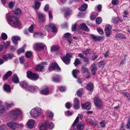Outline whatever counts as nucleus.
Returning <instances> with one entry per match:
<instances>
[{"label":"nucleus","instance_id":"60","mask_svg":"<svg viewBox=\"0 0 130 130\" xmlns=\"http://www.w3.org/2000/svg\"><path fill=\"white\" fill-rule=\"evenodd\" d=\"M41 33L35 32L34 34V36L35 37H39V36H41Z\"/></svg>","mask_w":130,"mask_h":130},{"label":"nucleus","instance_id":"39","mask_svg":"<svg viewBox=\"0 0 130 130\" xmlns=\"http://www.w3.org/2000/svg\"><path fill=\"white\" fill-rule=\"evenodd\" d=\"M119 20V19L118 17H114L112 18V22L114 24H116L118 23Z\"/></svg>","mask_w":130,"mask_h":130},{"label":"nucleus","instance_id":"17","mask_svg":"<svg viewBox=\"0 0 130 130\" xmlns=\"http://www.w3.org/2000/svg\"><path fill=\"white\" fill-rule=\"evenodd\" d=\"M82 107L84 109H86L87 110H89L91 107L90 103H87L85 104H82Z\"/></svg>","mask_w":130,"mask_h":130},{"label":"nucleus","instance_id":"20","mask_svg":"<svg viewBox=\"0 0 130 130\" xmlns=\"http://www.w3.org/2000/svg\"><path fill=\"white\" fill-rule=\"evenodd\" d=\"M116 37L117 39H126V37L125 35L123 34L122 33H120L119 34H116Z\"/></svg>","mask_w":130,"mask_h":130},{"label":"nucleus","instance_id":"3","mask_svg":"<svg viewBox=\"0 0 130 130\" xmlns=\"http://www.w3.org/2000/svg\"><path fill=\"white\" fill-rule=\"evenodd\" d=\"M41 112V109L39 108H36L31 110L30 114L32 118L38 117L40 114Z\"/></svg>","mask_w":130,"mask_h":130},{"label":"nucleus","instance_id":"32","mask_svg":"<svg viewBox=\"0 0 130 130\" xmlns=\"http://www.w3.org/2000/svg\"><path fill=\"white\" fill-rule=\"evenodd\" d=\"M43 68L42 64H40L36 66L35 70L37 71L39 70L40 71H42L43 70Z\"/></svg>","mask_w":130,"mask_h":130},{"label":"nucleus","instance_id":"49","mask_svg":"<svg viewBox=\"0 0 130 130\" xmlns=\"http://www.w3.org/2000/svg\"><path fill=\"white\" fill-rule=\"evenodd\" d=\"M72 106L70 103L69 102L65 104V107L67 108L68 109H70Z\"/></svg>","mask_w":130,"mask_h":130},{"label":"nucleus","instance_id":"64","mask_svg":"<svg viewBox=\"0 0 130 130\" xmlns=\"http://www.w3.org/2000/svg\"><path fill=\"white\" fill-rule=\"evenodd\" d=\"M127 128L130 129V119H129L127 124Z\"/></svg>","mask_w":130,"mask_h":130},{"label":"nucleus","instance_id":"54","mask_svg":"<svg viewBox=\"0 0 130 130\" xmlns=\"http://www.w3.org/2000/svg\"><path fill=\"white\" fill-rule=\"evenodd\" d=\"M0 130H7L6 126L4 125H1L0 126Z\"/></svg>","mask_w":130,"mask_h":130},{"label":"nucleus","instance_id":"43","mask_svg":"<svg viewBox=\"0 0 130 130\" xmlns=\"http://www.w3.org/2000/svg\"><path fill=\"white\" fill-rule=\"evenodd\" d=\"M32 55V53L30 51H28L26 52L25 54L27 58H29Z\"/></svg>","mask_w":130,"mask_h":130},{"label":"nucleus","instance_id":"61","mask_svg":"<svg viewBox=\"0 0 130 130\" xmlns=\"http://www.w3.org/2000/svg\"><path fill=\"white\" fill-rule=\"evenodd\" d=\"M49 6L48 4H46L45 5L44 8V10L45 11H47L49 9Z\"/></svg>","mask_w":130,"mask_h":130},{"label":"nucleus","instance_id":"48","mask_svg":"<svg viewBox=\"0 0 130 130\" xmlns=\"http://www.w3.org/2000/svg\"><path fill=\"white\" fill-rule=\"evenodd\" d=\"M1 37L3 40H5L7 38V35L5 33H3L1 34Z\"/></svg>","mask_w":130,"mask_h":130},{"label":"nucleus","instance_id":"50","mask_svg":"<svg viewBox=\"0 0 130 130\" xmlns=\"http://www.w3.org/2000/svg\"><path fill=\"white\" fill-rule=\"evenodd\" d=\"M122 94L124 96L127 97V99L128 100H130V98L128 97L129 96V94L127 92H123L122 93Z\"/></svg>","mask_w":130,"mask_h":130},{"label":"nucleus","instance_id":"33","mask_svg":"<svg viewBox=\"0 0 130 130\" xmlns=\"http://www.w3.org/2000/svg\"><path fill=\"white\" fill-rule=\"evenodd\" d=\"M82 62L78 58H76L74 62V63L75 66L77 67L78 65L82 63Z\"/></svg>","mask_w":130,"mask_h":130},{"label":"nucleus","instance_id":"53","mask_svg":"<svg viewBox=\"0 0 130 130\" xmlns=\"http://www.w3.org/2000/svg\"><path fill=\"white\" fill-rule=\"evenodd\" d=\"M106 123V122L104 120H103L100 122L101 126L102 127H104L105 126Z\"/></svg>","mask_w":130,"mask_h":130},{"label":"nucleus","instance_id":"38","mask_svg":"<svg viewBox=\"0 0 130 130\" xmlns=\"http://www.w3.org/2000/svg\"><path fill=\"white\" fill-rule=\"evenodd\" d=\"M65 10H66L67 11L64 14V17L66 18L67 16L69 15L70 13V12H71V10L68 8H66Z\"/></svg>","mask_w":130,"mask_h":130},{"label":"nucleus","instance_id":"34","mask_svg":"<svg viewBox=\"0 0 130 130\" xmlns=\"http://www.w3.org/2000/svg\"><path fill=\"white\" fill-rule=\"evenodd\" d=\"M46 126L47 127L48 126V128L50 129H52L54 127V124L52 122L49 123L48 122H47L46 123Z\"/></svg>","mask_w":130,"mask_h":130},{"label":"nucleus","instance_id":"19","mask_svg":"<svg viewBox=\"0 0 130 130\" xmlns=\"http://www.w3.org/2000/svg\"><path fill=\"white\" fill-rule=\"evenodd\" d=\"M20 38L18 36H14L12 38V40L14 44L16 45L18 44L17 41L20 40Z\"/></svg>","mask_w":130,"mask_h":130},{"label":"nucleus","instance_id":"26","mask_svg":"<svg viewBox=\"0 0 130 130\" xmlns=\"http://www.w3.org/2000/svg\"><path fill=\"white\" fill-rule=\"evenodd\" d=\"M93 84L91 82L89 83L87 85V90L90 91H92L93 88Z\"/></svg>","mask_w":130,"mask_h":130},{"label":"nucleus","instance_id":"8","mask_svg":"<svg viewBox=\"0 0 130 130\" xmlns=\"http://www.w3.org/2000/svg\"><path fill=\"white\" fill-rule=\"evenodd\" d=\"M72 54L71 53L67 54V56L63 57L62 59L63 61L67 64H69L70 59V58L72 57Z\"/></svg>","mask_w":130,"mask_h":130},{"label":"nucleus","instance_id":"22","mask_svg":"<svg viewBox=\"0 0 130 130\" xmlns=\"http://www.w3.org/2000/svg\"><path fill=\"white\" fill-rule=\"evenodd\" d=\"M12 74V72L11 71H9L7 72L3 76V79L5 80L7 79Z\"/></svg>","mask_w":130,"mask_h":130},{"label":"nucleus","instance_id":"52","mask_svg":"<svg viewBox=\"0 0 130 130\" xmlns=\"http://www.w3.org/2000/svg\"><path fill=\"white\" fill-rule=\"evenodd\" d=\"M20 63L21 64L23 63L25 61L24 57L22 56L20 57L19 59Z\"/></svg>","mask_w":130,"mask_h":130},{"label":"nucleus","instance_id":"15","mask_svg":"<svg viewBox=\"0 0 130 130\" xmlns=\"http://www.w3.org/2000/svg\"><path fill=\"white\" fill-rule=\"evenodd\" d=\"M38 14L40 22V23L44 22L45 20V18L44 14L40 12H38Z\"/></svg>","mask_w":130,"mask_h":130},{"label":"nucleus","instance_id":"30","mask_svg":"<svg viewBox=\"0 0 130 130\" xmlns=\"http://www.w3.org/2000/svg\"><path fill=\"white\" fill-rule=\"evenodd\" d=\"M81 71L82 73L85 74L86 73H89V69L87 68H85L83 66L81 67Z\"/></svg>","mask_w":130,"mask_h":130},{"label":"nucleus","instance_id":"59","mask_svg":"<svg viewBox=\"0 0 130 130\" xmlns=\"http://www.w3.org/2000/svg\"><path fill=\"white\" fill-rule=\"evenodd\" d=\"M24 52V50L23 48H22L19 49L17 51V52L18 54H20Z\"/></svg>","mask_w":130,"mask_h":130},{"label":"nucleus","instance_id":"55","mask_svg":"<svg viewBox=\"0 0 130 130\" xmlns=\"http://www.w3.org/2000/svg\"><path fill=\"white\" fill-rule=\"evenodd\" d=\"M3 103L2 102L0 101V111L1 112H3L5 110V108L3 106H2V108L1 107V105Z\"/></svg>","mask_w":130,"mask_h":130},{"label":"nucleus","instance_id":"42","mask_svg":"<svg viewBox=\"0 0 130 130\" xmlns=\"http://www.w3.org/2000/svg\"><path fill=\"white\" fill-rule=\"evenodd\" d=\"M83 90L82 89H79L77 91V94L78 96H80L82 94Z\"/></svg>","mask_w":130,"mask_h":130},{"label":"nucleus","instance_id":"12","mask_svg":"<svg viewBox=\"0 0 130 130\" xmlns=\"http://www.w3.org/2000/svg\"><path fill=\"white\" fill-rule=\"evenodd\" d=\"M45 45L42 43H35L34 45V47L37 50H43L44 48Z\"/></svg>","mask_w":130,"mask_h":130},{"label":"nucleus","instance_id":"51","mask_svg":"<svg viewBox=\"0 0 130 130\" xmlns=\"http://www.w3.org/2000/svg\"><path fill=\"white\" fill-rule=\"evenodd\" d=\"M97 30L99 34L101 35L103 34H104V31L103 30L99 28H97Z\"/></svg>","mask_w":130,"mask_h":130},{"label":"nucleus","instance_id":"9","mask_svg":"<svg viewBox=\"0 0 130 130\" xmlns=\"http://www.w3.org/2000/svg\"><path fill=\"white\" fill-rule=\"evenodd\" d=\"M91 37L95 41H97L99 42H100L101 41H102L104 40V36H98L91 34L90 35Z\"/></svg>","mask_w":130,"mask_h":130},{"label":"nucleus","instance_id":"56","mask_svg":"<svg viewBox=\"0 0 130 130\" xmlns=\"http://www.w3.org/2000/svg\"><path fill=\"white\" fill-rule=\"evenodd\" d=\"M79 101L78 99L77 98H75L74 101V104H79Z\"/></svg>","mask_w":130,"mask_h":130},{"label":"nucleus","instance_id":"10","mask_svg":"<svg viewBox=\"0 0 130 130\" xmlns=\"http://www.w3.org/2000/svg\"><path fill=\"white\" fill-rule=\"evenodd\" d=\"M7 125L12 129H15L19 126V124L16 123L11 122L7 124Z\"/></svg>","mask_w":130,"mask_h":130},{"label":"nucleus","instance_id":"16","mask_svg":"<svg viewBox=\"0 0 130 130\" xmlns=\"http://www.w3.org/2000/svg\"><path fill=\"white\" fill-rule=\"evenodd\" d=\"M79 27L81 29L87 31H89V29L85 23L81 24L79 25Z\"/></svg>","mask_w":130,"mask_h":130},{"label":"nucleus","instance_id":"47","mask_svg":"<svg viewBox=\"0 0 130 130\" xmlns=\"http://www.w3.org/2000/svg\"><path fill=\"white\" fill-rule=\"evenodd\" d=\"M102 21L101 18L99 17L97 18L96 20V22L97 24H99Z\"/></svg>","mask_w":130,"mask_h":130},{"label":"nucleus","instance_id":"62","mask_svg":"<svg viewBox=\"0 0 130 130\" xmlns=\"http://www.w3.org/2000/svg\"><path fill=\"white\" fill-rule=\"evenodd\" d=\"M59 89L61 91H64L66 90V88L65 87H59Z\"/></svg>","mask_w":130,"mask_h":130},{"label":"nucleus","instance_id":"18","mask_svg":"<svg viewBox=\"0 0 130 130\" xmlns=\"http://www.w3.org/2000/svg\"><path fill=\"white\" fill-rule=\"evenodd\" d=\"M91 71L93 75H95V71L97 70L96 64L93 63L91 66Z\"/></svg>","mask_w":130,"mask_h":130},{"label":"nucleus","instance_id":"63","mask_svg":"<svg viewBox=\"0 0 130 130\" xmlns=\"http://www.w3.org/2000/svg\"><path fill=\"white\" fill-rule=\"evenodd\" d=\"M112 2L113 4L115 5H117L118 4V0H112Z\"/></svg>","mask_w":130,"mask_h":130},{"label":"nucleus","instance_id":"5","mask_svg":"<svg viewBox=\"0 0 130 130\" xmlns=\"http://www.w3.org/2000/svg\"><path fill=\"white\" fill-rule=\"evenodd\" d=\"M27 77L31 80H35L38 78V76L36 74L32 73L30 71H27Z\"/></svg>","mask_w":130,"mask_h":130},{"label":"nucleus","instance_id":"31","mask_svg":"<svg viewBox=\"0 0 130 130\" xmlns=\"http://www.w3.org/2000/svg\"><path fill=\"white\" fill-rule=\"evenodd\" d=\"M12 80L15 83H18L19 82V79L17 76L15 75H13Z\"/></svg>","mask_w":130,"mask_h":130},{"label":"nucleus","instance_id":"58","mask_svg":"<svg viewBox=\"0 0 130 130\" xmlns=\"http://www.w3.org/2000/svg\"><path fill=\"white\" fill-rule=\"evenodd\" d=\"M89 123L91 125L96 126L97 125L93 121L90 120L89 121Z\"/></svg>","mask_w":130,"mask_h":130},{"label":"nucleus","instance_id":"36","mask_svg":"<svg viewBox=\"0 0 130 130\" xmlns=\"http://www.w3.org/2000/svg\"><path fill=\"white\" fill-rule=\"evenodd\" d=\"M59 47L57 45L53 46L51 48V51L54 52L57 51L59 49Z\"/></svg>","mask_w":130,"mask_h":130},{"label":"nucleus","instance_id":"44","mask_svg":"<svg viewBox=\"0 0 130 130\" xmlns=\"http://www.w3.org/2000/svg\"><path fill=\"white\" fill-rule=\"evenodd\" d=\"M79 117H77L75 120L74 122L73 123L72 125V126H75L76 124L78 123L79 121Z\"/></svg>","mask_w":130,"mask_h":130},{"label":"nucleus","instance_id":"25","mask_svg":"<svg viewBox=\"0 0 130 130\" xmlns=\"http://www.w3.org/2000/svg\"><path fill=\"white\" fill-rule=\"evenodd\" d=\"M40 93L44 95H47L49 93V91L47 87L42 89L40 91Z\"/></svg>","mask_w":130,"mask_h":130},{"label":"nucleus","instance_id":"27","mask_svg":"<svg viewBox=\"0 0 130 130\" xmlns=\"http://www.w3.org/2000/svg\"><path fill=\"white\" fill-rule=\"evenodd\" d=\"M53 79L55 82H59L61 80V77L59 75H56L53 77Z\"/></svg>","mask_w":130,"mask_h":130},{"label":"nucleus","instance_id":"6","mask_svg":"<svg viewBox=\"0 0 130 130\" xmlns=\"http://www.w3.org/2000/svg\"><path fill=\"white\" fill-rule=\"evenodd\" d=\"M45 28L48 31H49L52 28V31L53 32H56L57 29L55 26V25L52 23H50L48 25H47L45 26Z\"/></svg>","mask_w":130,"mask_h":130},{"label":"nucleus","instance_id":"45","mask_svg":"<svg viewBox=\"0 0 130 130\" xmlns=\"http://www.w3.org/2000/svg\"><path fill=\"white\" fill-rule=\"evenodd\" d=\"M73 113V112L72 111H70L69 110L65 112V114L66 116L71 115Z\"/></svg>","mask_w":130,"mask_h":130},{"label":"nucleus","instance_id":"40","mask_svg":"<svg viewBox=\"0 0 130 130\" xmlns=\"http://www.w3.org/2000/svg\"><path fill=\"white\" fill-rule=\"evenodd\" d=\"M47 127V126H46L45 123L42 125L40 126V130H46Z\"/></svg>","mask_w":130,"mask_h":130},{"label":"nucleus","instance_id":"7","mask_svg":"<svg viewBox=\"0 0 130 130\" xmlns=\"http://www.w3.org/2000/svg\"><path fill=\"white\" fill-rule=\"evenodd\" d=\"M112 26L109 25H106L105 32L106 37H108L110 36L112 31Z\"/></svg>","mask_w":130,"mask_h":130},{"label":"nucleus","instance_id":"35","mask_svg":"<svg viewBox=\"0 0 130 130\" xmlns=\"http://www.w3.org/2000/svg\"><path fill=\"white\" fill-rule=\"evenodd\" d=\"M40 5V3L38 1H36L35 2V8L36 9H38Z\"/></svg>","mask_w":130,"mask_h":130},{"label":"nucleus","instance_id":"1","mask_svg":"<svg viewBox=\"0 0 130 130\" xmlns=\"http://www.w3.org/2000/svg\"><path fill=\"white\" fill-rule=\"evenodd\" d=\"M6 18L8 23L12 27L20 26V23L17 17L14 15H10L9 13L6 15Z\"/></svg>","mask_w":130,"mask_h":130},{"label":"nucleus","instance_id":"28","mask_svg":"<svg viewBox=\"0 0 130 130\" xmlns=\"http://www.w3.org/2000/svg\"><path fill=\"white\" fill-rule=\"evenodd\" d=\"M88 5L86 4H85L82 5L79 8V10L82 11H85L88 7Z\"/></svg>","mask_w":130,"mask_h":130},{"label":"nucleus","instance_id":"46","mask_svg":"<svg viewBox=\"0 0 130 130\" xmlns=\"http://www.w3.org/2000/svg\"><path fill=\"white\" fill-rule=\"evenodd\" d=\"M70 36L71 34L69 33L68 32L64 34V37L65 38L68 39L71 38Z\"/></svg>","mask_w":130,"mask_h":130},{"label":"nucleus","instance_id":"4","mask_svg":"<svg viewBox=\"0 0 130 130\" xmlns=\"http://www.w3.org/2000/svg\"><path fill=\"white\" fill-rule=\"evenodd\" d=\"M94 102L98 108L101 109L103 108V103L100 98L98 97L95 98L94 100Z\"/></svg>","mask_w":130,"mask_h":130},{"label":"nucleus","instance_id":"21","mask_svg":"<svg viewBox=\"0 0 130 130\" xmlns=\"http://www.w3.org/2000/svg\"><path fill=\"white\" fill-rule=\"evenodd\" d=\"M13 56V55L11 54H8L3 56L2 58L5 60H7L8 59H11Z\"/></svg>","mask_w":130,"mask_h":130},{"label":"nucleus","instance_id":"41","mask_svg":"<svg viewBox=\"0 0 130 130\" xmlns=\"http://www.w3.org/2000/svg\"><path fill=\"white\" fill-rule=\"evenodd\" d=\"M14 13L15 14L20 15L21 13V10L19 8H17L15 11H14Z\"/></svg>","mask_w":130,"mask_h":130},{"label":"nucleus","instance_id":"29","mask_svg":"<svg viewBox=\"0 0 130 130\" xmlns=\"http://www.w3.org/2000/svg\"><path fill=\"white\" fill-rule=\"evenodd\" d=\"M79 71L78 70H74L72 72V75L73 77L75 78H77V75L79 73Z\"/></svg>","mask_w":130,"mask_h":130},{"label":"nucleus","instance_id":"13","mask_svg":"<svg viewBox=\"0 0 130 130\" xmlns=\"http://www.w3.org/2000/svg\"><path fill=\"white\" fill-rule=\"evenodd\" d=\"M49 69L50 70H52L59 71L60 70V68L56 63H52L50 66L49 67Z\"/></svg>","mask_w":130,"mask_h":130},{"label":"nucleus","instance_id":"23","mask_svg":"<svg viewBox=\"0 0 130 130\" xmlns=\"http://www.w3.org/2000/svg\"><path fill=\"white\" fill-rule=\"evenodd\" d=\"M20 85L22 87L26 89L27 88L28 86V84L26 81H24L20 82Z\"/></svg>","mask_w":130,"mask_h":130},{"label":"nucleus","instance_id":"2","mask_svg":"<svg viewBox=\"0 0 130 130\" xmlns=\"http://www.w3.org/2000/svg\"><path fill=\"white\" fill-rule=\"evenodd\" d=\"M20 111L19 109H15L12 110L10 113L11 118L14 120H16L18 116L20 113Z\"/></svg>","mask_w":130,"mask_h":130},{"label":"nucleus","instance_id":"37","mask_svg":"<svg viewBox=\"0 0 130 130\" xmlns=\"http://www.w3.org/2000/svg\"><path fill=\"white\" fill-rule=\"evenodd\" d=\"M27 89L32 92H34L35 90V88L34 86H28L27 88Z\"/></svg>","mask_w":130,"mask_h":130},{"label":"nucleus","instance_id":"11","mask_svg":"<svg viewBox=\"0 0 130 130\" xmlns=\"http://www.w3.org/2000/svg\"><path fill=\"white\" fill-rule=\"evenodd\" d=\"M86 125V123L84 121H80L76 126L77 130H83L85 126Z\"/></svg>","mask_w":130,"mask_h":130},{"label":"nucleus","instance_id":"24","mask_svg":"<svg viewBox=\"0 0 130 130\" xmlns=\"http://www.w3.org/2000/svg\"><path fill=\"white\" fill-rule=\"evenodd\" d=\"M3 88L4 90L7 92H10L11 91L10 86L7 84H5Z\"/></svg>","mask_w":130,"mask_h":130},{"label":"nucleus","instance_id":"57","mask_svg":"<svg viewBox=\"0 0 130 130\" xmlns=\"http://www.w3.org/2000/svg\"><path fill=\"white\" fill-rule=\"evenodd\" d=\"M34 28L33 25H31L28 29V30L29 32H32Z\"/></svg>","mask_w":130,"mask_h":130},{"label":"nucleus","instance_id":"14","mask_svg":"<svg viewBox=\"0 0 130 130\" xmlns=\"http://www.w3.org/2000/svg\"><path fill=\"white\" fill-rule=\"evenodd\" d=\"M35 123V121L33 119H30L28 120L27 122V127L29 129H31L34 126Z\"/></svg>","mask_w":130,"mask_h":130}]
</instances>
